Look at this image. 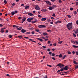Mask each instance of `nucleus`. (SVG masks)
<instances>
[{
	"mask_svg": "<svg viewBox=\"0 0 78 78\" xmlns=\"http://www.w3.org/2000/svg\"><path fill=\"white\" fill-rule=\"evenodd\" d=\"M66 27L69 30H71L72 28V22L68 23L66 25Z\"/></svg>",
	"mask_w": 78,
	"mask_h": 78,
	"instance_id": "1",
	"label": "nucleus"
},
{
	"mask_svg": "<svg viewBox=\"0 0 78 78\" xmlns=\"http://www.w3.org/2000/svg\"><path fill=\"white\" fill-rule=\"evenodd\" d=\"M38 27L39 28H45L46 27L44 25H39L38 26Z\"/></svg>",
	"mask_w": 78,
	"mask_h": 78,
	"instance_id": "2",
	"label": "nucleus"
},
{
	"mask_svg": "<svg viewBox=\"0 0 78 78\" xmlns=\"http://www.w3.org/2000/svg\"><path fill=\"white\" fill-rule=\"evenodd\" d=\"M45 2L47 5H51V3L49 1H44Z\"/></svg>",
	"mask_w": 78,
	"mask_h": 78,
	"instance_id": "3",
	"label": "nucleus"
},
{
	"mask_svg": "<svg viewBox=\"0 0 78 78\" xmlns=\"http://www.w3.org/2000/svg\"><path fill=\"white\" fill-rule=\"evenodd\" d=\"M25 20H26V17H23V19H22V21H21V23H23L24 21H25Z\"/></svg>",
	"mask_w": 78,
	"mask_h": 78,
	"instance_id": "4",
	"label": "nucleus"
},
{
	"mask_svg": "<svg viewBox=\"0 0 78 78\" xmlns=\"http://www.w3.org/2000/svg\"><path fill=\"white\" fill-rule=\"evenodd\" d=\"M35 9L37 10H39V9H40V8L38 5H37L35 7Z\"/></svg>",
	"mask_w": 78,
	"mask_h": 78,
	"instance_id": "5",
	"label": "nucleus"
},
{
	"mask_svg": "<svg viewBox=\"0 0 78 78\" xmlns=\"http://www.w3.org/2000/svg\"><path fill=\"white\" fill-rule=\"evenodd\" d=\"M68 67V66H66L65 67H63V69L65 70H68V67Z\"/></svg>",
	"mask_w": 78,
	"mask_h": 78,
	"instance_id": "6",
	"label": "nucleus"
},
{
	"mask_svg": "<svg viewBox=\"0 0 78 78\" xmlns=\"http://www.w3.org/2000/svg\"><path fill=\"white\" fill-rule=\"evenodd\" d=\"M5 29H6V28L5 27L1 28V32L4 33V32H5V31L4 30H5Z\"/></svg>",
	"mask_w": 78,
	"mask_h": 78,
	"instance_id": "7",
	"label": "nucleus"
},
{
	"mask_svg": "<svg viewBox=\"0 0 78 78\" xmlns=\"http://www.w3.org/2000/svg\"><path fill=\"white\" fill-rule=\"evenodd\" d=\"M28 14L29 15V16H31V17H33V16H34V15L31 13H28Z\"/></svg>",
	"mask_w": 78,
	"mask_h": 78,
	"instance_id": "8",
	"label": "nucleus"
},
{
	"mask_svg": "<svg viewBox=\"0 0 78 78\" xmlns=\"http://www.w3.org/2000/svg\"><path fill=\"white\" fill-rule=\"evenodd\" d=\"M21 31L23 33H25V32L27 31V30H25L23 29L21 30Z\"/></svg>",
	"mask_w": 78,
	"mask_h": 78,
	"instance_id": "9",
	"label": "nucleus"
},
{
	"mask_svg": "<svg viewBox=\"0 0 78 78\" xmlns=\"http://www.w3.org/2000/svg\"><path fill=\"white\" fill-rule=\"evenodd\" d=\"M46 19V18H43L41 19V20L42 22H45Z\"/></svg>",
	"mask_w": 78,
	"mask_h": 78,
	"instance_id": "10",
	"label": "nucleus"
},
{
	"mask_svg": "<svg viewBox=\"0 0 78 78\" xmlns=\"http://www.w3.org/2000/svg\"><path fill=\"white\" fill-rule=\"evenodd\" d=\"M61 63H59L58 65H56V66L58 67V66L59 67H60V68H61Z\"/></svg>",
	"mask_w": 78,
	"mask_h": 78,
	"instance_id": "11",
	"label": "nucleus"
},
{
	"mask_svg": "<svg viewBox=\"0 0 78 78\" xmlns=\"http://www.w3.org/2000/svg\"><path fill=\"white\" fill-rule=\"evenodd\" d=\"M41 11L42 12H47V9H42L41 10Z\"/></svg>",
	"mask_w": 78,
	"mask_h": 78,
	"instance_id": "12",
	"label": "nucleus"
},
{
	"mask_svg": "<svg viewBox=\"0 0 78 78\" xmlns=\"http://www.w3.org/2000/svg\"><path fill=\"white\" fill-rule=\"evenodd\" d=\"M43 35H44V36H47L48 35V34H47V33L46 32H44L43 33Z\"/></svg>",
	"mask_w": 78,
	"mask_h": 78,
	"instance_id": "13",
	"label": "nucleus"
},
{
	"mask_svg": "<svg viewBox=\"0 0 78 78\" xmlns=\"http://www.w3.org/2000/svg\"><path fill=\"white\" fill-rule=\"evenodd\" d=\"M29 8H30V6L29 5L26 6L25 8V9H29Z\"/></svg>",
	"mask_w": 78,
	"mask_h": 78,
	"instance_id": "14",
	"label": "nucleus"
},
{
	"mask_svg": "<svg viewBox=\"0 0 78 78\" xmlns=\"http://www.w3.org/2000/svg\"><path fill=\"white\" fill-rule=\"evenodd\" d=\"M27 20L29 22H32V21H31L30 18H28L27 19Z\"/></svg>",
	"mask_w": 78,
	"mask_h": 78,
	"instance_id": "15",
	"label": "nucleus"
},
{
	"mask_svg": "<svg viewBox=\"0 0 78 78\" xmlns=\"http://www.w3.org/2000/svg\"><path fill=\"white\" fill-rule=\"evenodd\" d=\"M53 7H49L48 9H49V10H52V9H53Z\"/></svg>",
	"mask_w": 78,
	"mask_h": 78,
	"instance_id": "16",
	"label": "nucleus"
},
{
	"mask_svg": "<svg viewBox=\"0 0 78 78\" xmlns=\"http://www.w3.org/2000/svg\"><path fill=\"white\" fill-rule=\"evenodd\" d=\"M73 63L74 64H76V65H77L78 64V62H76V61H74L73 62Z\"/></svg>",
	"mask_w": 78,
	"mask_h": 78,
	"instance_id": "17",
	"label": "nucleus"
},
{
	"mask_svg": "<svg viewBox=\"0 0 78 78\" xmlns=\"http://www.w3.org/2000/svg\"><path fill=\"white\" fill-rule=\"evenodd\" d=\"M67 53L68 55H70V54H71V53H72L71 52H70V51H67Z\"/></svg>",
	"mask_w": 78,
	"mask_h": 78,
	"instance_id": "18",
	"label": "nucleus"
},
{
	"mask_svg": "<svg viewBox=\"0 0 78 78\" xmlns=\"http://www.w3.org/2000/svg\"><path fill=\"white\" fill-rule=\"evenodd\" d=\"M11 14L12 15V16H14V14H15L14 12H12L11 13Z\"/></svg>",
	"mask_w": 78,
	"mask_h": 78,
	"instance_id": "19",
	"label": "nucleus"
},
{
	"mask_svg": "<svg viewBox=\"0 0 78 78\" xmlns=\"http://www.w3.org/2000/svg\"><path fill=\"white\" fill-rule=\"evenodd\" d=\"M75 34H77V33H78V29H77L76 31L75 32Z\"/></svg>",
	"mask_w": 78,
	"mask_h": 78,
	"instance_id": "20",
	"label": "nucleus"
},
{
	"mask_svg": "<svg viewBox=\"0 0 78 78\" xmlns=\"http://www.w3.org/2000/svg\"><path fill=\"white\" fill-rule=\"evenodd\" d=\"M59 57L60 58H62V55L61 54H60V55H58Z\"/></svg>",
	"mask_w": 78,
	"mask_h": 78,
	"instance_id": "21",
	"label": "nucleus"
},
{
	"mask_svg": "<svg viewBox=\"0 0 78 78\" xmlns=\"http://www.w3.org/2000/svg\"><path fill=\"white\" fill-rule=\"evenodd\" d=\"M71 42L73 44H75V41H73V40H71Z\"/></svg>",
	"mask_w": 78,
	"mask_h": 78,
	"instance_id": "22",
	"label": "nucleus"
},
{
	"mask_svg": "<svg viewBox=\"0 0 78 78\" xmlns=\"http://www.w3.org/2000/svg\"><path fill=\"white\" fill-rule=\"evenodd\" d=\"M37 21V20H36L34 21H32V23H36V22Z\"/></svg>",
	"mask_w": 78,
	"mask_h": 78,
	"instance_id": "23",
	"label": "nucleus"
},
{
	"mask_svg": "<svg viewBox=\"0 0 78 78\" xmlns=\"http://www.w3.org/2000/svg\"><path fill=\"white\" fill-rule=\"evenodd\" d=\"M62 41H59L58 42V44H62Z\"/></svg>",
	"mask_w": 78,
	"mask_h": 78,
	"instance_id": "24",
	"label": "nucleus"
},
{
	"mask_svg": "<svg viewBox=\"0 0 78 78\" xmlns=\"http://www.w3.org/2000/svg\"><path fill=\"white\" fill-rule=\"evenodd\" d=\"M66 57V55H64L62 59H64Z\"/></svg>",
	"mask_w": 78,
	"mask_h": 78,
	"instance_id": "25",
	"label": "nucleus"
},
{
	"mask_svg": "<svg viewBox=\"0 0 78 78\" xmlns=\"http://www.w3.org/2000/svg\"><path fill=\"white\" fill-rule=\"evenodd\" d=\"M12 35H9V38H12Z\"/></svg>",
	"mask_w": 78,
	"mask_h": 78,
	"instance_id": "26",
	"label": "nucleus"
},
{
	"mask_svg": "<svg viewBox=\"0 0 78 78\" xmlns=\"http://www.w3.org/2000/svg\"><path fill=\"white\" fill-rule=\"evenodd\" d=\"M18 37H19L20 39H22V35L18 36Z\"/></svg>",
	"mask_w": 78,
	"mask_h": 78,
	"instance_id": "27",
	"label": "nucleus"
},
{
	"mask_svg": "<svg viewBox=\"0 0 78 78\" xmlns=\"http://www.w3.org/2000/svg\"><path fill=\"white\" fill-rule=\"evenodd\" d=\"M77 14V12H76V11H75L74 12V15H76Z\"/></svg>",
	"mask_w": 78,
	"mask_h": 78,
	"instance_id": "28",
	"label": "nucleus"
},
{
	"mask_svg": "<svg viewBox=\"0 0 78 78\" xmlns=\"http://www.w3.org/2000/svg\"><path fill=\"white\" fill-rule=\"evenodd\" d=\"M35 31H36L37 32H39V29H35Z\"/></svg>",
	"mask_w": 78,
	"mask_h": 78,
	"instance_id": "29",
	"label": "nucleus"
},
{
	"mask_svg": "<svg viewBox=\"0 0 78 78\" xmlns=\"http://www.w3.org/2000/svg\"><path fill=\"white\" fill-rule=\"evenodd\" d=\"M63 70H64V68H63V67L61 68V69H60V70L61 72H63Z\"/></svg>",
	"mask_w": 78,
	"mask_h": 78,
	"instance_id": "30",
	"label": "nucleus"
},
{
	"mask_svg": "<svg viewBox=\"0 0 78 78\" xmlns=\"http://www.w3.org/2000/svg\"><path fill=\"white\" fill-rule=\"evenodd\" d=\"M73 35L74 37H76V34H75L74 33H73Z\"/></svg>",
	"mask_w": 78,
	"mask_h": 78,
	"instance_id": "31",
	"label": "nucleus"
},
{
	"mask_svg": "<svg viewBox=\"0 0 78 78\" xmlns=\"http://www.w3.org/2000/svg\"><path fill=\"white\" fill-rule=\"evenodd\" d=\"M4 3L5 4H6V3H7V1L6 0H4Z\"/></svg>",
	"mask_w": 78,
	"mask_h": 78,
	"instance_id": "32",
	"label": "nucleus"
},
{
	"mask_svg": "<svg viewBox=\"0 0 78 78\" xmlns=\"http://www.w3.org/2000/svg\"><path fill=\"white\" fill-rule=\"evenodd\" d=\"M55 55V53H52L51 56H54Z\"/></svg>",
	"mask_w": 78,
	"mask_h": 78,
	"instance_id": "33",
	"label": "nucleus"
},
{
	"mask_svg": "<svg viewBox=\"0 0 78 78\" xmlns=\"http://www.w3.org/2000/svg\"><path fill=\"white\" fill-rule=\"evenodd\" d=\"M67 16L69 18H71V16L70 15H67Z\"/></svg>",
	"mask_w": 78,
	"mask_h": 78,
	"instance_id": "34",
	"label": "nucleus"
},
{
	"mask_svg": "<svg viewBox=\"0 0 78 78\" xmlns=\"http://www.w3.org/2000/svg\"><path fill=\"white\" fill-rule=\"evenodd\" d=\"M34 29L33 27H31L30 28H29V30H33Z\"/></svg>",
	"mask_w": 78,
	"mask_h": 78,
	"instance_id": "35",
	"label": "nucleus"
},
{
	"mask_svg": "<svg viewBox=\"0 0 78 78\" xmlns=\"http://www.w3.org/2000/svg\"><path fill=\"white\" fill-rule=\"evenodd\" d=\"M15 14H17V13L18 12L17 10H15V11L14 12Z\"/></svg>",
	"mask_w": 78,
	"mask_h": 78,
	"instance_id": "36",
	"label": "nucleus"
},
{
	"mask_svg": "<svg viewBox=\"0 0 78 78\" xmlns=\"http://www.w3.org/2000/svg\"><path fill=\"white\" fill-rule=\"evenodd\" d=\"M73 47L74 48H76V46L75 45H73Z\"/></svg>",
	"mask_w": 78,
	"mask_h": 78,
	"instance_id": "37",
	"label": "nucleus"
},
{
	"mask_svg": "<svg viewBox=\"0 0 78 78\" xmlns=\"http://www.w3.org/2000/svg\"><path fill=\"white\" fill-rule=\"evenodd\" d=\"M75 43H76V44L77 45H78V41H75Z\"/></svg>",
	"mask_w": 78,
	"mask_h": 78,
	"instance_id": "38",
	"label": "nucleus"
},
{
	"mask_svg": "<svg viewBox=\"0 0 78 78\" xmlns=\"http://www.w3.org/2000/svg\"><path fill=\"white\" fill-rule=\"evenodd\" d=\"M69 71H66V72H64V73H66V74H67V73H69Z\"/></svg>",
	"mask_w": 78,
	"mask_h": 78,
	"instance_id": "39",
	"label": "nucleus"
},
{
	"mask_svg": "<svg viewBox=\"0 0 78 78\" xmlns=\"http://www.w3.org/2000/svg\"><path fill=\"white\" fill-rule=\"evenodd\" d=\"M26 34H30V32H27L26 33Z\"/></svg>",
	"mask_w": 78,
	"mask_h": 78,
	"instance_id": "40",
	"label": "nucleus"
},
{
	"mask_svg": "<svg viewBox=\"0 0 78 78\" xmlns=\"http://www.w3.org/2000/svg\"><path fill=\"white\" fill-rule=\"evenodd\" d=\"M55 16H56V15H55V13H53L52 14V16L53 17H55Z\"/></svg>",
	"mask_w": 78,
	"mask_h": 78,
	"instance_id": "41",
	"label": "nucleus"
},
{
	"mask_svg": "<svg viewBox=\"0 0 78 78\" xmlns=\"http://www.w3.org/2000/svg\"><path fill=\"white\" fill-rule=\"evenodd\" d=\"M38 17H40V18H41V17H42V16H41V15H38Z\"/></svg>",
	"mask_w": 78,
	"mask_h": 78,
	"instance_id": "42",
	"label": "nucleus"
},
{
	"mask_svg": "<svg viewBox=\"0 0 78 78\" xmlns=\"http://www.w3.org/2000/svg\"><path fill=\"white\" fill-rule=\"evenodd\" d=\"M47 50L48 51H50V49L48 48L47 49Z\"/></svg>",
	"mask_w": 78,
	"mask_h": 78,
	"instance_id": "43",
	"label": "nucleus"
},
{
	"mask_svg": "<svg viewBox=\"0 0 78 78\" xmlns=\"http://www.w3.org/2000/svg\"><path fill=\"white\" fill-rule=\"evenodd\" d=\"M18 19H19L20 20L21 19H22V17L20 16L18 17Z\"/></svg>",
	"mask_w": 78,
	"mask_h": 78,
	"instance_id": "44",
	"label": "nucleus"
},
{
	"mask_svg": "<svg viewBox=\"0 0 78 78\" xmlns=\"http://www.w3.org/2000/svg\"><path fill=\"white\" fill-rule=\"evenodd\" d=\"M76 24H77V25H78V20L76 21Z\"/></svg>",
	"mask_w": 78,
	"mask_h": 78,
	"instance_id": "45",
	"label": "nucleus"
},
{
	"mask_svg": "<svg viewBox=\"0 0 78 78\" xmlns=\"http://www.w3.org/2000/svg\"><path fill=\"white\" fill-rule=\"evenodd\" d=\"M49 55H51L52 54V53H51V51H49Z\"/></svg>",
	"mask_w": 78,
	"mask_h": 78,
	"instance_id": "46",
	"label": "nucleus"
},
{
	"mask_svg": "<svg viewBox=\"0 0 78 78\" xmlns=\"http://www.w3.org/2000/svg\"><path fill=\"white\" fill-rule=\"evenodd\" d=\"M59 3H62V1L61 0H58Z\"/></svg>",
	"mask_w": 78,
	"mask_h": 78,
	"instance_id": "47",
	"label": "nucleus"
},
{
	"mask_svg": "<svg viewBox=\"0 0 78 78\" xmlns=\"http://www.w3.org/2000/svg\"><path fill=\"white\" fill-rule=\"evenodd\" d=\"M78 68V65L76 66V67H75V69H77Z\"/></svg>",
	"mask_w": 78,
	"mask_h": 78,
	"instance_id": "48",
	"label": "nucleus"
},
{
	"mask_svg": "<svg viewBox=\"0 0 78 78\" xmlns=\"http://www.w3.org/2000/svg\"><path fill=\"white\" fill-rule=\"evenodd\" d=\"M51 1L52 2H55V1H56V0H51Z\"/></svg>",
	"mask_w": 78,
	"mask_h": 78,
	"instance_id": "49",
	"label": "nucleus"
},
{
	"mask_svg": "<svg viewBox=\"0 0 78 78\" xmlns=\"http://www.w3.org/2000/svg\"><path fill=\"white\" fill-rule=\"evenodd\" d=\"M34 31H32V32H31V34H34Z\"/></svg>",
	"mask_w": 78,
	"mask_h": 78,
	"instance_id": "50",
	"label": "nucleus"
},
{
	"mask_svg": "<svg viewBox=\"0 0 78 78\" xmlns=\"http://www.w3.org/2000/svg\"><path fill=\"white\" fill-rule=\"evenodd\" d=\"M15 5H16V4L15 3H13L12 4V5L13 6H15Z\"/></svg>",
	"mask_w": 78,
	"mask_h": 78,
	"instance_id": "51",
	"label": "nucleus"
},
{
	"mask_svg": "<svg viewBox=\"0 0 78 78\" xmlns=\"http://www.w3.org/2000/svg\"><path fill=\"white\" fill-rule=\"evenodd\" d=\"M53 45H54V46H56V43H54L53 44Z\"/></svg>",
	"mask_w": 78,
	"mask_h": 78,
	"instance_id": "52",
	"label": "nucleus"
},
{
	"mask_svg": "<svg viewBox=\"0 0 78 78\" xmlns=\"http://www.w3.org/2000/svg\"><path fill=\"white\" fill-rule=\"evenodd\" d=\"M3 27V25L2 24H0V27Z\"/></svg>",
	"mask_w": 78,
	"mask_h": 78,
	"instance_id": "53",
	"label": "nucleus"
},
{
	"mask_svg": "<svg viewBox=\"0 0 78 78\" xmlns=\"http://www.w3.org/2000/svg\"><path fill=\"white\" fill-rule=\"evenodd\" d=\"M50 42H51L50 41H48V44H50Z\"/></svg>",
	"mask_w": 78,
	"mask_h": 78,
	"instance_id": "54",
	"label": "nucleus"
},
{
	"mask_svg": "<svg viewBox=\"0 0 78 78\" xmlns=\"http://www.w3.org/2000/svg\"><path fill=\"white\" fill-rule=\"evenodd\" d=\"M48 38H46V39H44V41H48Z\"/></svg>",
	"mask_w": 78,
	"mask_h": 78,
	"instance_id": "55",
	"label": "nucleus"
},
{
	"mask_svg": "<svg viewBox=\"0 0 78 78\" xmlns=\"http://www.w3.org/2000/svg\"><path fill=\"white\" fill-rule=\"evenodd\" d=\"M76 6H78V2H77L76 3Z\"/></svg>",
	"mask_w": 78,
	"mask_h": 78,
	"instance_id": "56",
	"label": "nucleus"
},
{
	"mask_svg": "<svg viewBox=\"0 0 78 78\" xmlns=\"http://www.w3.org/2000/svg\"><path fill=\"white\" fill-rule=\"evenodd\" d=\"M64 65L62 64H61V67H64Z\"/></svg>",
	"mask_w": 78,
	"mask_h": 78,
	"instance_id": "57",
	"label": "nucleus"
},
{
	"mask_svg": "<svg viewBox=\"0 0 78 78\" xmlns=\"http://www.w3.org/2000/svg\"><path fill=\"white\" fill-rule=\"evenodd\" d=\"M24 38H25V39H29V38H28V37H25Z\"/></svg>",
	"mask_w": 78,
	"mask_h": 78,
	"instance_id": "58",
	"label": "nucleus"
},
{
	"mask_svg": "<svg viewBox=\"0 0 78 78\" xmlns=\"http://www.w3.org/2000/svg\"><path fill=\"white\" fill-rule=\"evenodd\" d=\"M42 47L44 48H46V46H42Z\"/></svg>",
	"mask_w": 78,
	"mask_h": 78,
	"instance_id": "59",
	"label": "nucleus"
},
{
	"mask_svg": "<svg viewBox=\"0 0 78 78\" xmlns=\"http://www.w3.org/2000/svg\"><path fill=\"white\" fill-rule=\"evenodd\" d=\"M24 5H25L24 4H21V6H24Z\"/></svg>",
	"mask_w": 78,
	"mask_h": 78,
	"instance_id": "60",
	"label": "nucleus"
},
{
	"mask_svg": "<svg viewBox=\"0 0 78 78\" xmlns=\"http://www.w3.org/2000/svg\"><path fill=\"white\" fill-rule=\"evenodd\" d=\"M76 55L78 56V52L76 51Z\"/></svg>",
	"mask_w": 78,
	"mask_h": 78,
	"instance_id": "61",
	"label": "nucleus"
},
{
	"mask_svg": "<svg viewBox=\"0 0 78 78\" xmlns=\"http://www.w3.org/2000/svg\"><path fill=\"white\" fill-rule=\"evenodd\" d=\"M52 59L53 60H54V61H55V58H54L53 57L52 58Z\"/></svg>",
	"mask_w": 78,
	"mask_h": 78,
	"instance_id": "62",
	"label": "nucleus"
},
{
	"mask_svg": "<svg viewBox=\"0 0 78 78\" xmlns=\"http://www.w3.org/2000/svg\"><path fill=\"white\" fill-rule=\"evenodd\" d=\"M29 41H32V42L33 40L32 39H29Z\"/></svg>",
	"mask_w": 78,
	"mask_h": 78,
	"instance_id": "63",
	"label": "nucleus"
},
{
	"mask_svg": "<svg viewBox=\"0 0 78 78\" xmlns=\"http://www.w3.org/2000/svg\"><path fill=\"white\" fill-rule=\"evenodd\" d=\"M70 10H71V11H72V10H73V8H70Z\"/></svg>",
	"mask_w": 78,
	"mask_h": 78,
	"instance_id": "64",
	"label": "nucleus"
}]
</instances>
